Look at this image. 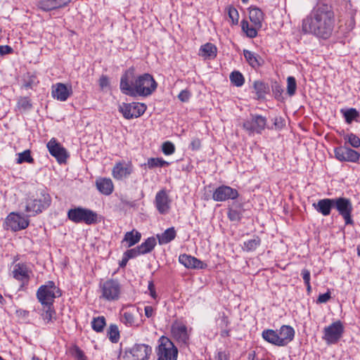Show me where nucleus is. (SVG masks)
<instances>
[{
    "instance_id": "obj_11",
    "label": "nucleus",
    "mask_w": 360,
    "mask_h": 360,
    "mask_svg": "<svg viewBox=\"0 0 360 360\" xmlns=\"http://www.w3.org/2000/svg\"><path fill=\"white\" fill-rule=\"evenodd\" d=\"M146 110V105L140 103H122L119 106V111L123 117L127 120L136 118L141 116Z\"/></svg>"
},
{
    "instance_id": "obj_2",
    "label": "nucleus",
    "mask_w": 360,
    "mask_h": 360,
    "mask_svg": "<svg viewBox=\"0 0 360 360\" xmlns=\"http://www.w3.org/2000/svg\"><path fill=\"white\" fill-rule=\"evenodd\" d=\"M157 86L151 75L144 73L136 76L134 69L131 68L127 70L120 78V91L132 97L148 96L155 91Z\"/></svg>"
},
{
    "instance_id": "obj_9",
    "label": "nucleus",
    "mask_w": 360,
    "mask_h": 360,
    "mask_svg": "<svg viewBox=\"0 0 360 360\" xmlns=\"http://www.w3.org/2000/svg\"><path fill=\"white\" fill-rule=\"evenodd\" d=\"M333 207L338 211V214L342 217L345 224H352V212L353 206L349 198L339 197L333 198Z\"/></svg>"
},
{
    "instance_id": "obj_51",
    "label": "nucleus",
    "mask_w": 360,
    "mask_h": 360,
    "mask_svg": "<svg viewBox=\"0 0 360 360\" xmlns=\"http://www.w3.org/2000/svg\"><path fill=\"white\" fill-rule=\"evenodd\" d=\"M122 321L129 326H131L134 323V317L130 312L125 311L122 316Z\"/></svg>"
},
{
    "instance_id": "obj_39",
    "label": "nucleus",
    "mask_w": 360,
    "mask_h": 360,
    "mask_svg": "<svg viewBox=\"0 0 360 360\" xmlns=\"http://www.w3.org/2000/svg\"><path fill=\"white\" fill-rule=\"evenodd\" d=\"M230 81L236 86H241L245 82L243 75L239 71H233L230 75Z\"/></svg>"
},
{
    "instance_id": "obj_52",
    "label": "nucleus",
    "mask_w": 360,
    "mask_h": 360,
    "mask_svg": "<svg viewBox=\"0 0 360 360\" xmlns=\"http://www.w3.org/2000/svg\"><path fill=\"white\" fill-rule=\"evenodd\" d=\"M141 255H142V254L141 253L139 246H137L134 248L128 250L124 252V256L127 257L129 259L136 257Z\"/></svg>"
},
{
    "instance_id": "obj_10",
    "label": "nucleus",
    "mask_w": 360,
    "mask_h": 360,
    "mask_svg": "<svg viewBox=\"0 0 360 360\" xmlns=\"http://www.w3.org/2000/svg\"><path fill=\"white\" fill-rule=\"evenodd\" d=\"M344 333V326L340 321L331 323L323 329V339L328 345L337 343Z\"/></svg>"
},
{
    "instance_id": "obj_50",
    "label": "nucleus",
    "mask_w": 360,
    "mask_h": 360,
    "mask_svg": "<svg viewBox=\"0 0 360 360\" xmlns=\"http://www.w3.org/2000/svg\"><path fill=\"white\" fill-rule=\"evenodd\" d=\"M18 107L23 110H27L32 108V104L28 97H21L18 99Z\"/></svg>"
},
{
    "instance_id": "obj_26",
    "label": "nucleus",
    "mask_w": 360,
    "mask_h": 360,
    "mask_svg": "<svg viewBox=\"0 0 360 360\" xmlns=\"http://www.w3.org/2000/svg\"><path fill=\"white\" fill-rule=\"evenodd\" d=\"M262 336L265 341L272 345L281 347L280 338L278 337V333L277 330H274L272 329L264 330L262 332Z\"/></svg>"
},
{
    "instance_id": "obj_57",
    "label": "nucleus",
    "mask_w": 360,
    "mask_h": 360,
    "mask_svg": "<svg viewBox=\"0 0 360 360\" xmlns=\"http://www.w3.org/2000/svg\"><path fill=\"white\" fill-rule=\"evenodd\" d=\"M301 275L302 276L303 281L304 284H308V283H310V271L307 269H304L301 271Z\"/></svg>"
},
{
    "instance_id": "obj_19",
    "label": "nucleus",
    "mask_w": 360,
    "mask_h": 360,
    "mask_svg": "<svg viewBox=\"0 0 360 360\" xmlns=\"http://www.w3.org/2000/svg\"><path fill=\"white\" fill-rule=\"evenodd\" d=\"M32 274V269L25 263H18L14 266L13 270V277L23 283H27L30 274Z\"/></svg>"
},
{
    "instance_id": "obj_29",
    "label": "nucleus",
    "mask_w": 360,
    "mask_h": 360,
    "mask_svg": "<svg viewBox=\"0 0 360 360\" xmlns=\"http://www.w3.org/2000/svg\"><path fill=\"white\" fill-rule=\"evenodd\" d=\"M176 231L174 227L166 229L162 234L157 235L160 245L167 244L173 240L176 237Z\"/></svg>"
},
{
    "instance_id": "obj_15",
    "label": "nucleus",
    "mask_w": 360,
    "mask_h": 360,
    "mask_svg": "<svg viewBox=\"0 0 360 360\" xmlns=\"http://www.w3.org/2000/svg\"><path fill=\"white\" fill-rule=\"evenodd\" d=\"M46 147L50 154L54 157L60 164L66 162L68 158L67 150L55 138H52L47 143Z\"/></svg>"
},
{
    "instance_id": "obj_45",
    "label": "nucleus",
    "mask_w": 360,
    "mask_h": 360,
    "mask_svg": "<svg viewBox=\"0 0 360 360\" xmlns=\"http://www.w3.org/2000/svg\"><path fill=\"white\" fill-rule=\"evenodd\" d=\"M38 6L44 11H51L56 10L53 0H40Z\"/></svg>"
},
{
    "instance_id": "obj_53",
    "label": "nucleus",
    "mask_w": 360,
    "mask_h": 360,
    "mask_svg": "<svg viewBox=\"0 0 360 360\" xmlns=\"http://www.w3.org/2000/svg\"><path fill=\"white\" fill-rule=\"evenodd\" d=\"M191 97V93L187 90H182L178 95L179 99L182 102H188Z\"/></svg>"
},
{
    "instance_id": "obj_36",
    "label": "nucleus",
    "mask_w": 360,
    "mask_h": 360,
    "mask_svg": "<svg viewBox=\"0 0 360 360\" xmlns=\"http://www.w3.org/2000/svg\"><path fill=\"white\" fill-rule=\"evenodd\" d=\"M149 169L163 167L169 165V162L160 158H150L145 164Z\"/></svg>"
},
{
    "instance_id": "obj_16",
    "label": "nucleus",
    "mask_w": 360,
    "mask_h": 360,
    "mask_svg": "<svg viewBox=\"0 0 360 360\" xmlns=\"http://www.w3.org/2000/svg\"><path fill=\"white\" fill-rule=\"evenodd\" d=\"M238 195L236 189L223 185L215 189L212 194V199L214 201L222 202L228 200H235L238 197Z\"/></svg>"
},
{
    "instance_id": "obj_42",
    "label": "nucleus",
    "mask_w": 360,
    "mask_h": 360,
    "mask_svg": "<svg viewBox=\"0 0 360 360\" xmlns=\"http://www.w3.org/2000/svg\"><path fill=\"white\" fill-rule=\"evenodd\" d=\"M23 162L33 163L34 159L31 156L30 150H25L22 153H18V158L17 159L18 164H22Z\"/></svg>"
},
{
    "instance_id": "obj_40",
    "label": "nucleus",
    "mask_w": 360,
    "mask_h": 360,
    "mask_svg": "<svg viewBox=\"0 0 360 360\" xmlns=\"http://www.w3.org/2000/svg\"><path fill=\"white\" fill-rule=\"evenodd\" d=\"M254 89L257 94V98H263L266 92L267 86L262 82L255 81L254 82Z\"/></svg>"
},
{
    "instance_id": "obj_54",
    "label": "nucleus",
    "mask_w": 360,
    "mask_h": 360,
    "mask_svg": "<svg viewBox=\"0 0 360 360\" xmlns=\"http://www.w3.org/2000/svg\"><path fill=\"white\" fill-rule=\"evenodd\" d=\"M331 297L330 292L328 291L326 293L321 294L319 295L317 299L318 303H326L327 302Z\"/></svg>"
},
{
    "instance_id": "obj_41",
    "label": "nucleus",
    "mask_w": 360,
    "mask_h": 360,
    "mask_svg": "<svg viewBox=\"0 0 360 360\" xmlns=\"http://www.w3.org/2000/svg\"><path fill=\"white\" fill-rule=\"evenodd\" d=\"M297 89V83L295 78L292 76H289L287 78V94L289 96H292L295 94Z\"/></svg>"
},
{
    "instance_id": "obj_32",
    "label": "nucleus",
    "mask_w": 360,
    "mask_h": 360,
    "mask_svg": "<svg viewBox=\"0 0 360 360\" xmlns=\"http://www.w3.org/2000/svg\"><path fill=\"white\" fill-rule=\"evenodd\" d=\"M156 245V240L154 237L148 238L143 243L139 245L142 255L150 252Z\"/></svg>"
},
{
    "instance_id": "obj_14",
    "label": "nucleus",
    "mask_w": 360,
    "mask_h": 360,
    "mask_svg": "<svg viewBox=\"0 0 360 360\" xmlns=\"http://www.w3.org/2000/svg\"><path fill=\"white\" fill-rule=\"evenodd\" d=\"M151 351V347L145 344L135 345L126 353L125 358L127 360H148Z\"/></svg>"
},
{
    "instance_id": "obj_28",
    "label": "nucleus",
    "mask_w": 360,
    "mask_h": 360,
    "mask_svg": "<svg viewBox=\"0 0 360 360\" xmlns=\"http://www.w3.org/2000/svg\"><path fill=\"white\" fill-rule=\"evenodd\" d=\"M131 172L129 167H124L121 163H117L112 169L113 177L117 179H122L129 176Z\"/></svg>"
},
{
    "instance_id": "obj_49",
    "label": "nucleus",
    "mask_w": 360,
    "mask_h": 360,
    "mask_svg": "<svg viewBox=\"0 0 360 360\" xmlns=\"http://www.w3.org/2000/svg\"><path fill=\"white\" fill-rule=\"evenodd\" d=\"M162 151L166 155H172L175 152V146L171 141H165L162 145Z\"/></svg>"
},
{
    "instance_id": "obj_35",
    "label": "nucleus",
    "mask_w": 360,
    "mask_h": 360,
    "mask_svg": "<svg viewBox=\"0 0 360 360\" xmlns=\"http://www.w3.org/2000/svg\"><path fill=\"white\" fill-rule=\"evenodd\" d=\"M200 51V55L203 57H215L217 53V48L214 44L211 43H207L201 46Z\"/></svg>"
},
{
    "instance_id": "obj_13",
    "label": "nucleus",
    "mask_w": 360,
    "mask_h": 360,
    "mask_svg": "<svg viewBox=\"0 0 360 360\" xmlns=\"http://www.w3.org/2000/svg\"><path fill=\"white\" fill-rule=\"evenodd\" d=\"M28 217L15 212L10 213L6 219L7 229L15 232L25 229L30 224Z\"/></svg>"
},
{
    "instance_id": "obj_18",
    "label": "nucleus",
    "mask_w": 360,
    "mask_h": 360,
    "mask_svg": "<svg viewBox=\"0 0 360 360\" xmlns=\"http://www.w3.org/2000/svg\"><path fill=\"white\" fill-rule=\"evenodd\" d=\"M173 338L179 343L186 345L189 339V334L186 326L181 323L175 322L172 326Z\"/></svg>"
},
{
    "instance_id": "obj_38",
    "label": "nucleus",
    "mask_w": 360,
    "mask_h": 360,
    "mask_svg": "<svg viewBox=\"0 0 360 360\" xmlns=\"http://www.w3.org/2000/svg\"><path fill=\"white\" fill-rule=\"evenodd\" d=\"M108 337L111 342L117 343L120 340V331L115 324H110L108 329Z\"/></svg>"
},
{
    "instance_id": "obj_62",
    "label": "nucleus",
    "mask_w": 360,
    "mask_h": 360,
    "mask_svg": "<svg viewBox=\"0 0 360 360\" xmlns=\"http://www.w3.org/2000/svg\"><path fill=\"white\" fill-rule=\"evenodd\" d=\"M144 313H145V316L147 318H152L155 314L153 307L151 306H146L144 308Z\"/></svg>"
},
{
    "instance_id": "obj_25",
    "label": "nucleus",
    "mask_w": 360,
    "mask_h": 360,
    "mask_svg": "<svg viewBox=\"0 0 360 360\" xmlns=\"http://www.w3.org/2000/svg\"><path fill=\"white\" fill-rule=\"evenodd\" d=\"M97 189L103 195H109L113 191V184L110 179L101 178L96 180Z\"/></svg>"
},
{
    "instance_id": "obj_7",
    "label": "nucleus",
    "mask_w": 360,
    "mask_h": 360,
    "mask_svg": "<svg viewBox=\"0 0 360 360\" xmlns=\"http://www.w3.org/2000/svg\"><path fill=\"white\" fill-rule=\"evenodd\" d=\"M158 360H176L178 349L174 343L166 337H161L157 351Z\"/></svg>"
},
{
    "instance_id": "obj_31",
    "label": "nucleus",
    "mask_w": 360,
    "mask_h": 360,
    "mask_svg": "<svg viewBox=\"0 0 360 360\" xmlns=\"http://www.w3.org/2000/svg\"><path fill=\"white\" fill-rule=\"evenodd\" d=\"M243 55L247 62L253 68H257L261 65V63L259 62L260 58L254 52H252L248 50H244Z\"/></svg>"
},
{
    "instance_id": "obj_33",
    "label": "nucleus",
    "mask_w": 360,
    "mask_h": 360,
    "mask_svg": "<svg viewBox=\"0 0 360 360\" xmlns=\"http://www.w3.org/2000/svg\"><path fill=\"white\" fill-rule=\"evenodd\" d=\"M261 244V239L258 236H254L243 243V249L246 252L255 250Z\"/></svg>"
},
{
    "instance_id": "obj_43",
    "label": "nucleus",
    "mask_w": 360,
    "mask_h": 360,
    "mask_svg": "<svg viewBox=\"0 0 360 360\" xmlns=\"http://www.w3.org/2000/svg\"><path fill=\"white\" fill-rule=\"evenodd\" d=\"M70 354L75 359V360H87V357L84 352L77 345L72 346L70 349Z\"/></svg>"
},
{
    "instance_id": "obj_48",
    "label": "nucleus",
    "mask_w": 360,
    "mask_h": 360,
    "mask_svg": "<svg viewBox=\"0 0 360 360\" xmlns=\"http://www.w3.org/2000/svg\"><path fill=\"white\" fill-rule=\"evenodd\" d=\"M227 214L229 219L232 221H238L242 217L241 211L232 207L229 208Z\"/></svg>"
},
{
    "instance_id": "obj_8",
    "label": "nucleus",
    "mask_w": 360,
    "mask_h": 360,
    "mask_svg": "<svg viewBox=\"0 0 360 360\" xmlns=\"http://www.w3.org/2000/svg\"><path fill=\"white\" fill-rule=\"evenodd\" d=\"M267 119L257 114H250L243 124V129L247 131L249 134H261L266 127Z\"/></svg>"
},
{
    "instance_id": "obj_5",
    "label": "nucleus",
    "mask_w": 360,
    "mask_h": 360,
    "mask_svg": "<svg viewBox=\"0 0 360 360\" xmlns=\"http://www.w3.org/2000/svg\"><path fill=\"white\" fill-rule=\"evenodd\" d=\"M68 219L74 223H85L90 225L97 223L98 214L93 210L77 207L70 209L68 212Z\"/></svg>"
},
{
    "instance_id": "obj_27",
    "label": "nucleus",
    "mask_w": 360,
    "mask_h": 360,
    "mask_svg": "<svg viewBox=\"0 0 360 360\" xmlns=\"http://www.w3.org/2000/svg\"><path fill=\"white\" fill-rule=\"evenodd\" d=\"M250 21L256 27H262V22L264 19L263 12L258 8H252L249 12Z\"/></svg>"
},
{
    "instance_id": "obj_23",
    "label": "nucleus",
    "mask_w": 360,
    "mask_h": 360,
    "mask_svg": "<svg viewBox=\"0 0 360 360\" xmlns=\"http://www.w3.org/2000/svg\"><path fill=\"white\" fill-rule=\"evenodd\" d=\"M278 331L281 347L287 345L295 336V330L292 327L287 325L282 326Z\"/></svg>"
},
{
    "instance_id": "obj_34",
    "label": "nucleus",
    "mask_w": 360,
    "mask_h": 360,
    "mask_svg": "<svg viewBox=\"0 0 360 360\" xmlns=\"http://www.w3.org/2000/svg\"><path fill=\"white\" fill-rule=\"evenodd\" d=\"M241 28L242 30L245 32L247 37L249 38H255L257 35V30L261 27H256L255 25L250 26L249 22L247 20H243L241 21Z\"/></svg>"
},
{
    "instance_id": "obj_63",
    "label": "nucleus",
    "mask_w": 360,
    "mask_h": 360,
    "mask_svg": "<svg viewBox=\"0 0 360 360\" xmlns=\"http://www.w3.org/2000/svg\"><path fill=\"white\" fill-rule=\"evenodd\" d=\"M220 321L221 327H226L229 323L228 317L224 313L220 317Z\"/></svg>"
},
{
    "instance_id": "obj_22",
    "label": "nucleus",
    "mask_w": 360,
    "mask_h": 360,
    "mask_svg": "<svg viewBox=\"0 0 360 360\" xmlns=\"http://www.w3.org/2000/svg\"><path fill=\"white\" fill-rule=\"evenodd\" d=\"M312 205L323 216H328L330 214L332 208H333V198H323L319 200L317 202L313 203Z\"/></svg>"
},
{
    "instance_id": "obj_37",
    "label": "nucleus",
    "mask_w": 360,
    "mask_h": 360,
    "mask_svg": "<svg viewBox=\"0 0 360 360\" xmlns=\"http://www.w3.org/2000/svg\"><path fill=\"white\" fill-rule=\"evenodd\" d=\"M105 325V319L103 316L94 318L91 321V327L97 333L102 332Z\"/></svg>"
},
{
    "instance_id": "obj_20",
    "label": "nucleus",
    "mask_w": 360,
    "mask_h": 360,
    "mask_svg": "<svg viewBox=\"0 0 360 360\" xmlns=\"http://www.w3.org/2000/svg\"><path fill=\"white\" fill-rule=\"evenodd\" d=\"M71 86L68 87L63 83H57L52 86L51 94L54 98L60 101H65L72 94Z\"/></svg>"
},
{
    "instance_id": "obj_56",
    "label": "nucleus",
    "mask_w": 360,
    "mask_h": 360,
    "mask_svg": "<svg viewBox=\"0 0 360 360\" xmlns=\"http://www.w3.org/2000/svg\"><path fill=\"white\" fill-rule=\"evenodd\" d=\"M15 314L18 318L25 320L28 318L30 312L22 309H18L16 310Z\"/></svg>"
},
{
    "instance_id": "obj_12",
    "label": "nucleus",
    "mask_w": 360,
    "mask_h": 360,
    "mask_svg": "<svg viewBox=\"0 0 360 360\" xmlns=\"http://www.w3.org/2000/svg\"><path fill=\"white\" fill-rule=\"evenodd\" d=\"M335 158L340 162L356 163L360 159V153L347 146H340L334 148Z\"/></svg>"
},
{
    "instance_id": "obj_44",
    "label": "nucleus",
    "mask_w": 360,
    "mask_h": 360,
    "mask_svg": "<svg viewBox=\"0 0 360 360\" xmlns=\"http://www.w3.org/2000/svg\"><path fill=\"white\" fill-rule=\"evenodd\" d=\"M344 139L349 143L353 148H359L360 146V139L353 133L347 134L344 136Z\"/></svg>"
},
{
    "instance_id": "obj_3",
    "label": "nucleus",
    "mask_w": 360,
    "mask_h": 360,
    "mask_svg": "<svg viewBox=\"0 0 360 360\" xmlns=\"http://www.w3.org/2000/svg\"><path fill=\"white\" fill-rule=\"evenodd\" d=\"M51 198L46 189L38 188L30 192L21 203V206L27 217L36 216L46 210L51 205Z\"/></svg>"
},
{
    "instance_id": "obj_47",
    "label": "nucleus",
    "mask_w": 360,
    "mask_h": 360,
    "mask_svg": "<svg viewBox=\"0 0 360 360\" xmlns=\"http://www.w3.org/2000/svg\"><path fill=\"white\" fill-rule=\"evenodd\" d=\"M359 112L355 108H349L344 113V117L347 123L350 124L354 120L359 117Z\"/></svg>"
},
{
    "instance_id": "obj_4",
    "label": "nucleus",
    "mask_w": 360,
    "mask_h": 360,
    "mask_svg": "<svg viewBox=\"0 0 360 360\" xmlns=\"http://www.w3.org/2000/svg\"><path fill=\"white\" fill-rule=\"evenodd\" d=\"M61 295L60 290L56 285L55 283L49 281L38 288L36 297L41 304L53 305L55 299L60 297Z\"/></svg>"
},
{
    "instance_id": "obj_61",
    "label": "nucleus",
    "mask_w": 360,
    "mask_h": 360,
    "mask_svg": "<svg viewBox=\"0 0 360 360\" xmlns=\"http://www.w3.org/2000/svg\"><path fill=\"white\" fill-rule=\"evenodd\" d=\"M13 49L8 45H1L0 46V55L4 56L6 54H8L12 53Z\"/></svg>"
},
{
    "instance_id": "obj_17",
    "label": "nucleus",
    "mask_w": 360,
    "mask_h": 360,
    "mask_svg": "<svg viewBox=\"0 0 360 360\" xmlns=\"http://www.w3.org/2000/svg\"><path fill=\"white\" fill-rule=\"evenodd\" d=\"M171 202L172 201L165 189H162L156 193L154 203L160 214H165L169 212Z\"/></svg>"
},
{
    "instance_id": "obj_21",
    "label": "nucleus",
    "mask_w": 360,
    "mask_h": 360,
    "mask_svg": "<svg viewBox=\"0 0 360 360\" xmlns=\"http://www.w3.org/2000/svg\"><path fill=\"white\" fill-rule=\"evenodd\" d=\"M179 262L188 269H203L207 266L201 260L186 254L180 255Z\"/></svg>"
},
{
    "instance_id": "obj_6",
    "label": "nucleus",
    "mask_w": 360,
    "mask_h": 360,
    "mask_svg": "<svg viewBox=\"0 0 360 360\" xmlns=\"http://www.w3.org/2000/svg\"><path fill=\"white\" fill-rule=\"evenodd\" d=\"M101 297L105 300L112 302L120 298L121 285L117 280L108 279L100 285Z\"/></svg>"
},
{
    "instance_id": "obj_30",
    "label": "nucleus",
    "mask_w": 360,
    "mask_h": 360,
    "mask_svg": "<svg viewBox=\"0 0 360 360\" xmlns=\"http://www.w3.org/2000/svg\"><path fill=\"white\" fill-rule=\"evenodd\" d=\"M141 238V235L139 231L132 230L131 231H129L125 233L122 242H127V246L131 247L139 242Z\"/></svg>"
},
{
    "instance_id": "obj_64",
    "label": "nucleus",
    "mask_w": 360,
    "mask_h": 360,
    "mask_svg": "<svg viewBox=\"0 0 360 360\" xmlns=\"http://www.w3.org/2000/svg\"><path fill=\"white\" fill-rule=\"evenodd\" d=\"M274 125L276 128H281L283 126V120L281 118H276Z\"/></svg>"
},
{
    "instance_id": "obj_1",
    "label": "nucleus",
    "mask_w": 360,
    "mask_h": 360,
    "mask_svg": "<svg viewBox=\"0 0 360 360\" xmlns=\"http://www.w3.org/2000/svg\"><path fill=\"white\" fill-rule=\"evenodd\" d=\"M335 23V13L331 6L318 4L303 20L302 30L318 38L328 39L333 34Z\"/></svg>"
},
{
    "instance_id": "obj_60",
    "label": "nucleus",
    "mask_w": 360,
    "mask_h": 360,
    "mask_svg": "<svg viewBox=\"0 0 360 360\" xmlns=\"http://www.w3.org/2000/svg\"><path fill=\"white\" fill-rule=\"evenodd\" d=\"M37 84L36 82V77L34 76H32L30 77L28 81H25L24 84V86L26 89H32L34 86H35Z\"/></svg>"
},
{
    "instance_id": "obj_58",
    "label": "nucleus",
    "mask_w": 360,
    "mask_h": 360,
    "mask_svg": "<svg viewBox=\"0 0 360 360\" xmlns=\"http://www.w3.org/2000/svg\"><path fill=\"white\" fill-rule=\"evenodd\" d=\"M70 1L71 0H53L56 9L66 6Z\"/></svg>"
},
{
    "instance_id": "obj_55",
    "label": "nucleus",
    "mask_w": 360,
    "mask_h": 360,
    "mask_svg": "<svg viewBox=\"0 0 360 360\" xmlns=\"http://www.w3.org/2000/svg\"><path fill=\"white\" fill-rule=\"evenodd\" d=\"M201 146V141L198 138H194L191 142L190 148L192 150H199Z\"/></svg>"
},
{
    "instance_id": "obj_59",
    "label": "nucleus",
    "mask_w": 360,
    "mask_h": 360,
    "mask_svg": "<svg viewBox=\"0 0 360 360\" xmlns=\"http://www.w3.org/2000/svg\"><path fill=\"white\" fill-rule=\"evenodd\" d=\"M99 86L103 89L109 86V79L106 75H102L99 79Z\"/></svg>"
},
{
    "instance_id": "obj_24",
    "label": "nucleus",
    "mask_w": 360,
    "mask_h": 360,
    "mask_svg": "<svg viewBox=\"0 0 360 360\" xmlns=\"http://www.w3.org/2000/svg\"><path fill=\"white\" fill-rule=\"evenodd\" d=\"M41 307L39 314L44 324L48 325L53 323L56 319V313L53 304H41Z\"/></svg>"
},
{
    "instance_id": "obj_46",
    "label": "nucleus",
    "mask_w": 360,
    "mask_h": 360,
    "mask_svg": "<svg viewBox=\"0 0 360 360\" xmlns=\"http://www.w3.org/2000/svg\"><path fill=\"white\" fill-rule=\"evenodd\" d=\"M226 10L232 25H237L239 20V13L237 9L233 6H229Z\"/></svg>"
}]
</instances>
